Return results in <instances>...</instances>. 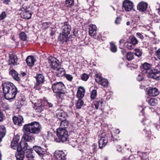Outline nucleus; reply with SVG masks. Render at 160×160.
I'll return each mask as SVG.
<instances>
[{
  "label": "nucleus",
  "mask_w": 160,
  "mask_h": 160,
  "mask_svg": "<svg viewBox=\"0 0 160 160\" xmlns=\"http://www.w3.org/2000/svg\"><path fill=\"white\" fill-rule=\"evenodd\" d=\"M2 89L5 98L12 101L16 97L18 90L16 87L9 82H3L2 85Z\"/></svg>",
  "instance_id": "1"
},
{
  "label": "nucleus",
  "mask_w": 160,
  "mask_h": 160,
  "mask_svg": "<svg viewBox=\"0 0 160 160\" xmlns=\"http://www.w3.org/2000/svg\"><path fill=\"white\" fill-rule=\"evenodd\" d=\"M21 147L25 151L26 157L29 159H33L34 157L32 154L33 149L40 157L42 156L46 152L45 149L39 146H34L33 147V148H30L28 145V143L24 141H21Z\"/></svg>",
  "instance_id": "2"
},
{
  "label": "nucleus",
  "mask_w": 160,
  "mask_h": 160,
  "mask_svg": "<svg viewBox=\"0 0 160 160\" xmlns=\"http://www.w3.org/2000/svg\"><path fill=\"white\" fill-rule=\"evenodd\" d=\"M42 128V126L39 122H33L25 124L23 127L22 131L24 133L37 134L41 132Z\"/></svg>",
  "instance_id": "3"
},
{
  "label": "nucleus",
  "mask_w": 160,
  "mask_h": 160,
  "mask_svg": "<svg viewBox=\"0 0 160 160\" xmlns=\"http://www.w3.org/2000/svg\"><path fill=\"white\" fill-rule=\"evenodd\" d=\"M57 136L58 138L55 139L57 142H64L67 140L68 135L67 131L65 129L59 128L57 130Z\"/></svg>",
  "instance_id": "4"
},
{
  "label": "nucleus",
  "mask_w": 160,
  "mask_h": 160,
  "mask_svg": "<svg viewBox=\"0 0 160 160\" xmlns=\"http://www.w3.org/2000/svg\"><path fill=\"white\" fill-rule=\"evenodd\" d=\"M52 87L53 92L57 93L59 98H61V94L65 93V86L61 82L52 83Z\"/></svg>",
  "instance_id": "5"
},
{
  "label": "nucleus",
  "mask_w": 160,
  "mask_h": 160,
  "mask_svg": "<svg viewBox=\"0 0 160 160\" xmlns=\"http://www.w3.org/2000/svg\"><path fill=\"white\" fill-rule=\"evenodd\" d=\"M48 62L51 68L54 70L57 69L60 65L59 60L55 58L52 57L49 58Z\"/></svg>",
  "instance_id": "6"
},
{
  "label": "nucleus",
  "mask_w": 160,
  "mask_h": 160,
  "mask_svg": "<svg viewBox=\"0 0 160 160\" xmlns=\"http://www.w3.org/2000/svg\"><path fill=\"white\" fill-rule=\"evenodd\" d=\"M22 146L21 142V146H19L17 147V152L15 155L16 160H23L25 158V151L21 147Z\"/></svg>",
  "instance_id": "7"
},
{
  "label": "nucleus",
  "mask_w": 160,
  "mask_h": 160,
  "mask_svg": "<svg viewBox=\"0 0 160 160\" xmlns=\"http://www.w3.org/2000/svg\"><path fill=\"white\" fill-rule=\"evenodd\" d=\"M96 81L105 88L107 87L108 84V82L107 79L102 78L99 74H96Z\"/></svg>",
  "instance_id": "8"
},
{
  "label": "nucleus",
  "mask_w": 160,
  "mask_h": 160,
  "mask_svg": "<svg viewBox=\"0 0 160 160\" xmlns=\"http://www.w3.org/2000/svg\"><path fill=\"white\" fill-rule=\"evenodd\" d=\"M133 7V3L129 0H124L122 2V7L126 12L132 10Z\"/></svg>",
  "instance_id": "9"
},
{
  "label": "nucleus",
  "mask_w": 160,
  "mask_h": 160,
  "mask_svg": "<svg viewBox=\"0 0 160 160\" xmlns=\"http://www.w3.org/2000/svg\"><path fill=\"white\" fill-rule=\"evenodd\" d=\"M54 156L57 160H66V154L61 151H56L54 153Z\"/></svg>",
  "instance_id": "10"
},
{
  "label": "nucleus",
  "mask_w": 160,
  "mask_h": 160,
  "mask_svg": "<svg viewBox=\"0 0 160 160\" xmlns=\"http://www.w3.org/2000/svg\"><path fill=\"white\" fill-rule=\"evenodd\" d=\"M71 29V25L69 24L68 22H64L63 25L61 28L62 32V33L66 34L69 35Z\"/></svg>",
  "instance_id": "11"
},
{
  "label": "nucleus",
  "mask_w": 160,
  "mask_h": 160,
  "mask_svg": "<svg viewBox=\"0 0 160 160\" xmlns=\"http://www.w3.org/2000/svg\"><path fill=\"white\" fill-rule=\"evenodd\" d=\"M141 70L143 74L148 73L150 75L152 72L150 69V65L148 63H144L141 67Z\"/></svg>",
  "instance_id": "12"
},
{
  "label": "nucleus",
  "mask_w": 160,
  "mask_h": 160,
  "mask_svg": "<svg viewBox=\"0 0 160 160\" xmlns=\"http://www.w3.org/2000/svg\"><path fill=\"white\" fill-rule=\"evenodd\" d=\"M147 93L150 96H156L159 94L158 89L156 88L149 87L146 89Z\"/></svg>",
  "instance_id": "13"
},
{
  "label": "nucleus",
  "mask_w": 160,
  "mask_h": 160,
  "mask_svg": "<svg viewBox=\"0 0 160 160\" xmlns=\"http://www.w3.org/2000/svg\"><path fill=\"white\" fill-rule=\"evenodd\" d=\"M69 37V35L61 32L58 37V39L60 43H66L68 40Z\"/></svg>",
  "instance_id": "14"
},
{
  "label": "nucleus",
  "mask_w": 160,
  "mask_h": 160,
  "mask_svg": "<svg viewBox=\"0 0 160 160\" xmlns=\"http://www.w3.org/2000/svg\"><path fill=\"white\" fill-rule=\"evenodd\" d=\"M13 122L15 124L20 126L22 125V123L24 122L23 118L21 116H18V117H14L12 118Z\"/></svg>",
  "instance_id": "15"
},
{
  "label": "nucleus",
  "mask_w": 160,
  "mask_h": 160,
  "mask_svg": "<svg viewBox=\"0 0 160 160\" xmlns=\"http://www.w3.org/2000/svg\"><path fill=\"white\" fill-rule=\"evenodd\" d=\"M108 139L106 137H103V136L100 137V138L99 139L98 142L99 148H102L106 145Z\"/></svg>",
  "instance_id": "16"
},
{
  "label": "nucleus",
  "mask_w": 160,
  "mask_h": 160,
  "mask_svg": "<svg viewBox=\"0 0 160 160\" xmlns=\"http://www.w3.org/2000/svg\"><path fill=\"white\" fill-rule=\"evenodd\" d=\"M24 135L23 136L22 138V141L23 139L24 141L26 142H34L35 139L33 136L29 135H28L30 133H24Z\"/></svg>",
  "instance_id": "17"
},
{
  "label": "nucleus",
  "mask_w": 160,
  "mask_h": 160,
  "mask_svg": "<svg viewBox=\"0 0 160 160\" xmlns=\"http://www.w3.org/2000/svg\"><path fill=\"white\" fill-rule=\"evenodd\" d=\"M148 4L143 2L139 3L137 5V9L139 11L143 12L145 11L148 7Z\"/></svg>",
  "instance_id": "18"
},
{
  "label": "nucleus",
  "mask_w": 160,
  "mask_h": 160,
  "mask_svg": "<svg viewBox=\"0 0 160 160\" xmlns=\"http://www.w3.org/2000/svg\"><path fill=\"white\" fill-rule=\"evenodd\" d=\"M97 31V28L95 25L90 24L89 28V35L91 36H96Z\"/></svg>",
  "instance_id": "19"
},
{
  "label": "nucleus",
  "mask_w": 160,
  "mask_h": 160,
  "mask_svg": "<svg viewBox=\"0 0 160 160\" xmlns=\"http://www.w3.org/2000/svg\"><path fill=\"white\" fill-rule=\"evenodd\" d=\"M35 78L37 81L36 85L37 86L43 83L45 81L44 77L42 74H38Z\"/></svg>",
  "instance_id": "20"
},
{
  "label": "nucleus",
  "mask_w": 160,
  "mask_h": 160,
  "mask_svg": "<svg viewBox=\"0 0 160 160\" xmlns=\"http://www.w3.org/2000/svg\"><path fill=\"white\" fill-rule=\"evenodd\" d=\"M57 118L61 121L65 119L67 116L66 113L62 110H58L57 111L56 113Z\"/></svg>",
  "instance_id": "21"
},
{
  "label": "nucleus",
  "mask_w": 160,
  "mask_h": 160,
  "mask_svg": "<svg viewBox=\"0 0 160 160\" xmlns=\"http://www.w3.org/2000/svg\"><path fill=\"white\" fill-rule=\"evenodd\" d=\"M19 136L17 135L15 137L13 138V141L11 142V146L12 148L13 149H16V148L17 149V147L19 146H21V142H20V144L18 145V140H19Z\"/></svg>",
  "instance_id": "22"
},
{
  "label": "nucleus",
  "mask_w": 160,
  "mask_h": 160,
  "mask_svg": "<svg viewBox=\"0 0 160 160\" xmlns=\"http://www.w3.org/2000/svg\"><path fill=\"white\" fill-rule=\"evenodd\" d=\"M85 93V89L82 87H79L77 92V97L78 98H82L83 97Z\"/></svg>",
  "instance_id": "23"
},
{
  "label": "nucleus",
  "mask_w": 160,
  "mask_h": 160,
  "mask_svg": "<svg viewBox=\"0 0 160 160\" xmlns=\"http://www.w3.org/2000/svg\"><path fill=\"white\" fill-rule=\"evenodd\" d=\"M35 61L34 58L32 56H28L26 59L28 65L30 67H32L34 65Z\"/></svg>",
  "instance_id": "24"
},
{
  "label": "nucleus",
  "mask_w": 160,
  "mask_h": 160,
  "mask_svg": "<svg viewBox=\"0 0 160 160\" xmlns=\"http://www.w3.org/2000/svg\"><path fill=\"white\" fill-rule=\"evenodd\" d=\"M9 64L11 65H14L16 64L17 62V57L13 54H10Z\"/></svg>",
  "instance_id": "25"
},
{
  "label": "nucleus",
  "mask_w": 160,
  "mask_h": 160,
  "mask_svg": "<svg viewBox=\"0 0 160 160\" xmlns=\"http://www.w3.org/2000/svg\"><path fill=\"white\" fill-rule=\"evenodd\" d=\"M55 70L56 71V73L57 76L58 77H62L65 75V72L63 68H58L57 69Z\"/></svg>",
  "instance_id": "26"
},
{
  "label": "nucleus",
  "mask_w": 160,
  "mask_h": 160,
  "mask_svg": "<svg viewBox=\"0 0 160 160\" xmlns=\"http://www.w3.org/2000/svg\"><path fill=\"white\" fill-rule=\"evenodd\" d=\"M6 133V130L4 126H0V142L2 141V138L5 136Z\"/></svg>",
  "instance_id": "27"
},
{
  "label": "nucleus",
  "mask_w": 160,
  "mask_h": 160,
  "mask_svg": "<svg viewBox=\"0 0 160 160\" xmlns=\"http://www.w3.org/2000/svg\"><path fill=\"white\" fill-rule=\"evenodd\" d=\"M21 15V17L22 18L25 19H28L31 18L32 16V14L28 10H25L24 12L22 13Z\"/></svg>",
  "instance_id": "28"
},
{
  "label": "nucleus",
  "mask_w": 160,
  "mask_h": 160,
  "mask_svg": "<svg viewBox=\"0 0 160 160\" xmlns=\"http://www.w3.org/2000/svg\"><path fill=\"white\" fill-rule=\"evenodd\" d=\"M9 73L14 79L17 81L20 80L19 78L18 77V74L15 70H11Z\"/></svg>",
  "instance_id": "29"
},
{
  "label": "nucleus",
  "mask_w": 160,
  "mask_h": 160,
  "mask_svg": "<svg viewBox=\"0 0 160 160\" xmlns=\"http://www.w3.org/2000/svg\"><path fill=\"white\" fill-rule=\"evenodd\" d=\"M150 75L152 78L156 80H158L160 79V72H152Z\"/></svg>",
  "instance_id": "30"
},
{
  "label": "nucleus",
  "mask_w": 160,
  "mask_h": 160,
  "mask_svg": "<svg viewBox=\"0 0 160 160\" xmlns=\"http://www.w3.org/2000/svg\"><path fill=\"white\" fill-rule=\"evenodd\" d=\"M125 46L128 49L131 50L133 49L134 46L130 41H127L125 43Z\"/></svg>",
  "instance_id": "31"
},
{
  "label": "nucleus",
  "mask_w": 160,
  "mask_h": 160,
  "mask_svg": "<svg viewBox=\"0 0 160 160\" xmlns=\"http://www.w3.org/2000/svg\"><path fill=\"white\" fill-rule=\"evenodd\" d=\"M102 100H97L94 102L96 109H98L99 107H102Z\"/></svg>",
  "instance_id": "32"
},
{
  "label": "nucleus",
  "mask_w": 160,
  "mask_h": 160,
  "mask_svg": "<svg viewBox=\"0 0 160 160\" xmlns=\"http://www.w3.org/2000/svg\"><path fill=\"white\" fill-rule=\"evenodd\" d=\"M35 106L36 108H35L36 111L37 112H41L44 108V106L40 104L37 106V104L35 103Z\"/></svg>",
  "instance_id": "33"
},
{
  "label": "nucleus",
  "mask_w": 160,
  "mask_h": 160,
  "mask_svg": "<svg viewBox=\"0 0 160 160\" xmlns=\"http://www.w3.org/2000/svg\"><path fill=\"white\" fill-rule=\"evenodd\" d=\"M69 124V123L68 122V121H67L65 119L61 121L60 126L63 127V128H66Z\"/></svg>",
  "instance_id": "34"
},
{
  "label": "nucleus",
  "mask_w": 160,
  "mask_h": 160,
  "mask_svg": "<svg viewBox=\"0 0 160 160\" xmlns=\"http://www.w3.org/2000/svg\"><path fill=\"white\" fill-rule=\"evenodd\" d=\"M110 44L111 51L113 52H115L117 51L116 46L113 42H110Z\"/></svg>",
  "instance_id": "35"
},
{
  "label": "nucleus",
  "mask_w": 160,
  "mask_h": 160,
  "mask_svg": "<svg viewBox=\"0 0 160 160\" xmlns=\"http://www.w3.org/2000/svg\"><path fill=\"white\" fill-rule=\"evenodd\" d=\"M19 38L22 41H25L27 38V36L26 33L23 32H22L19 34Z\"/></svg>",
  "instance_id": "36"
},
{
  "label": "nucleus",
  "mask_w": 160,
  "mask_h": 160,
  "mask_svg": "<svg viewBox=\"0 0 160 160\" xmlns=\"http://www.w3.org/2000/svg\"><path fill=\"white\" fill-rule=\"evenodd\" d=\"M65 4L67 7H72L74 4V0H66Z\"/></svg>",
  "instance_id": "37"
},
{
  "label": "nucleus",
  "mask_w": 160,
  "mask_h": 160,
  "mask_svg": "<svg viewBox=\"0 0 160 160\" xmlns=\"http://www.w3.org/2000/svg\"><path fill=\"white\" fill-rule=\"evenodd\" d=\"M157 102V100L155 98H151L148 101L149 104L152 106H155Z\"/></svg>",
  "instance_id": "38"
},
{
  "label": "nucleus",
  "mask_w": 160,
  "mask_h": 160,
  "mask_svg": "<svg viewBox=\"0 0 160 160\" xmlns=\"http://www.w3.org/2000/svg\"><path fill=\"white\" fill-rule=\"evenodd\" d=\"M83 104V101L81 99H79L78 101V102L76 103V107L78 109H80L81 108V107L82 106Z\"/></svg>",
  "instance_id": "39"
},
{
  "label": "nucleus",
  "mask_w": 160,
  "mask_h": 160,
  "mask_svg": "<svg viewBox=\"0 0 160 160\" xmlns=\"http://www.w3.org/2000/svg\"><path fill=\"white\" fill-rule=\"evenodd\" d=\"M135 54L136 56L139 57L141 56L142 54V50L139 49L137 48L135 49Z\"/></svg>",
  "instance_id": "40"
},
{
  "label": "nucleus",
  "mask_w": 160,
  "mask_h": 160,
  "mask_svg": "<svg viewBox=\"0 0 160 160\" xmlns=\"http://www.w3.org/2000/svg\"><path fill=\"white\" fill-rule=\"evenodd\" d=\"M127 58L128 60L130 61L133 58V54L131 52H128L127 53Z\"/></svg>",
  "instance_id": "41"
},
{
  "label": "nucleus",
  "mask_w": 160,
  "mask_h": 160,
  "mask_svg": "<svg viewBox=\"0 0 160 160\" xmlns=\"http://www.w3.org/2000/svg\"><path fill=\"white\" fill-rule=\"evenodd\" d=\"M130 42L134 46L135 45L137 44L138 42V40L135 37H132L130 39Z\"/></svg>",
  "instance_id": "42"
},
{
  "label": "nucleus",
  "mask_w": 160,
  "mask_h": 160,
  "mask_svg": "<svg viewBox=\"0 0 160 160\" xmlns=\"http://www.w3.org/2000/svg\"><path fill=\"white\" fill-rule=\"evenodd\" d=\"M97 95V91L95 90H93L91 93V99H95Z\"/></svg>",
  "instance_id": "43"
},
{
  "label": "nucleus",
  "mask_w": 160,
  "mask_h": 160,
  "mask_svg": "<svg viewBox=\"0 0 160 160\" xmlns=\"http://www.w3.org/2000/svg\"><path fill=\"white\" fill-rule=\"evenodd\" d=\"M88 75L86 73H84L81 75V79L83 81H86L88 79Z\"/></svg>",
  "instance_id": "44"
},
{
  "label": "nucleus",
  "mask_w": 160,
  "mask_h": 160,
  "mask_svg": "<svg viewBox=\"0 0 160 160\" xmlns=\"http://www.w3.org/2000/svg\"><path fill=\"white\" fill-rule=\"evenodd\" d=\"M2 107L5 110H8L10 109L9 105L6 103H3L2 104Z\"/></svg>",
  "instance_id": "45"
},
{
  "label": "nucleus",
  "mask_w": 160,
  "mask_h": 160,
  "mask_svg": "<svg viewBox=\"0 0 160 160\" xmlns=\"http://www.w3.org/2000/svg\"><path fill=\"white\" fill-rule=\"evenodd\" d=\"M122 20V18L121 17H118L116 19V20L115 21V23L117 25L119 24H120Z\"/></svg>",
  "instance_id": "46"
},
{
  "label": "nucleus",
  "mask_w": 160,
  "mask_h": 160,
  "mask_svg": "<svg viewBox=\"0 0 160 160\" xmlns=\"http://www.w3.org/2000/svg\"><path fill=\"white\" fill-rule=\"evenodd\" d=\"M65 77L69 81H72V79H73V77L72 76V75L70 74H66L65 75Z\"/></svg>",
  "instance_id": "47"
},
{
  "label": "nucleus",
  "mask_w": 160,
  "mask_h": 160,
  "mask_svg": "<svg viewBox=\"0 0 160 160\" xmlns=\"http://www.w3.org/2000/svg\"><path fill=\"white\" fill-rule=\"evenodd\" d=\"M6 16V14L5 12H3L0 15V20H2L5 18Z\"/></svg>",
  "instance_id": "48"
},
{
  "label": "nucleus",
  "mask_w": 160,
  "mask_h": 160,
  "mask_svg": "<svg viewBox=\"0 0 160 160\" xmlns=\"http://www.w3.org/2000/svg\"><path fill=\"white\" fill-rule=\"evenodd\" d=\"M49 23L48 22L43 23L42 24L43 28L44 29H46L48 28L49 27Z\"/></svg>",
  "instance_id": "49"
},
{
  "label": "nucleus",
  "mask_w": 160,
  "mask_h": 160,
  "mask_svg": "<svg viewBox=\"0 0 160 160\" xmlns=\"http://www.w3.org/2000/svg\"><path fill=\"white\" fill-rule=\"evenodd\" d=\"M142 122L144 125H147V126H148L150 124V121L148 120H145L144 121L143 120L142 121Z\"/></svg>",
  "instance_id": "50"
},
{
  "label": "nucleus",
  "mask_w": 160,
  "mask_h": 160,
  "mask_svg": "<svg viewBox=\"0 0 160 160\" xmlns=\"http://www.w3.org/2000/svg\"><path fill=\"white\" fill-rule=\"evenodd\" d=\"M136 35L138 37L142 40L144 38V36L142 35V34L139 32H138L136 33Z\"/></svg>",
  "instance_id": "51"
},
{
  "label": "nucleus",
  "mask_w": 160,
  "mask_h": 160,
  "mask_svg": "<svg viewBox=\"0 0 160 160\" xmlns=\"http://www.w3.org/2000/svg\"><path fill=\"white\" fill-rule=\"evenodd\" d=\"M143 79V77L141 75L139 74L137 77V80L139 81H141Z\"/></svg>",
  "instance_id": "52"
},
{
  "label": "nucleus",
  "mask_w": 160,
  "mask_h": 160,
  "mask_svg": "<svg viewBox=\"0 0 160 160\" xmlns=\"http://www.w3.org/2000/svg\"><path fill=\"white\" fill-rule=\"evenodd\" d=\"M156 55L158 58L160 59V49H158L156 52Z\"/></svg>",
  "instance_id": "53"
},
{
  "label": "nucleus",
  "mask_w": 160,
  "mask_h": 160,
  "mask_svg": "<svg viewBox=\"0 0 160 160\" xmlns=\"http://www.w3.org/2000/svg\"><path fill=\"white\" fill-rule=\"evenodd\" d=\"M143 131L144 132L146 133V136L151 134L150 131L149 130H147L146 129V128L143 129Z\"/></svg>",
  "instance_id": "54"
},
{
  "label": "nucleus",
  "mask_w": 160,
  "mask_h": 160,
  "mask_svg": "<svg viewBox=\"0 0 160 160\" xmlns=\"http://www.w3.org/2000/svg\"><path fill=\"white\" fill-rule=\"evenodd\" d=\"M2 2L4 4H8L10 2V0H1Z\"/></svg>",
  "instance_id": "55"
},
{
  "label": "nucleus",
  "mask_w": 160,
  "mask_h": 160,
  "mask_svg": "<svg viewBox=\"0 0 160 160\" xmlns=\"http://www.w3.org/2000/svg\"><path fill=\"white\" fill-rule=\"evenodd\" d=\"M3 116L2 113L0 111V122L2 121H3Z\"/></svg>",
  "instance_id": "56"
},
{
  "label": "nucleus",
  "mask_w": 160,
  "mask_h": 160,
  "mask_svg": "<svg viewBox=\"0 0 160 160\" xmlns=\"http://www.w3.org/2000/svg\"><path fill=\"white\" fill-rule=\"evenodd\" d=\"M46 105L50 108H51L53 106L52 104L51 103L48 102H47Z\"/></svg>",
  "instance_id": "57"
},
{
  "label": "nucleus",
  "mask_w": 160,
  "mask_h": 160,
  "mask_svg": "<svg viewBox=\"0 0 160 160\" xmlns=\"http://www.w3.org/2000/svg\"><path fill=\"white\" fill-rule=\"evenodd\" d=\"M56 79L55 77L54 76L52 77V78L50 79V81L52 83V82L54 81Z\"/></svg>",
  "instance_id": "58"
},
{
  "label": "nucleus",
  "mask_w": 160,
  "mask_h": 160,
  "mask_svg": "<svg viewBox=\"0 0 160 160\" xmlns=\"http://www.w3.org/2000/svg\"><path fill=\"white\" fill-rule=\"evenodd\" d=\"M115 132L117 134H119L120 132L119 130L118 129H115Z\"/></svg>",
  "instance_id": "59"
},
{
  "label": "nucleus",
  "mask_w": 160,
  "mask_h": 160,
  "mask_svg": "<svg viewBox=\"0 0 160 160\" xmlns=\"http://www.w3.org/2000/svg\"><path fill=\"white\" fill-rule=\"evenodd\" d=\"M21 75L22 77H23L26 75V74L24 72H22L21 73Z\"/></svg>",
  "instance_id": "60"
},
{
  "label": "nucleus",
  "mask_w": 160,
  "mask_h": 160,
  "mask_svg": "<svg viewBox=\"0 0 160 160\" xmlns=\"http://www.w3.org/2000/svg\"><path fill=\"white\" fill-rule=\"evenodd\" d=\"M112 140L113 141L115 142V141H117L118 140L116 139H115L114 138L112 137Z\"/></svg>",
  "instance_id": "61"
},
{
  "label": "nucleus",
  "mask_w": 160,
  "mask_h": 160,
  "mask_svg": "<svg viewBox=\"0 0 160 160\" xmlns=\"http://www.w3.org/2000/svg\"><path fill=\"white\" fill-rule=\"evenodd\" d=\"M123 42H124V40L123 39H121V40H120L119 42L120 44H121L122 43H123Z\"/></svg>",
  "instance_id": "62"
},
{
  "label": "nucleus",
  "mask_w": 160,
  "mask_h": 160,
  "mask_svg": "<svg viewBox=\"0 0 160 160\" xmlns=\"http://www.w3.org/2000/svg\"><path fill=\"white\" fill-rule=\"evenodd\" d=\"M92 148H93V150L95 151V147H96V146L94 144L93 146H92Z\"/></svg>",
  "instance_id": "63"
},
{
  "label": "nucleus",
  "mask_w": 160,
  "mask_h": 160,
  "mask_svg": "<svg viewBox=\"0 0 160 160\" xmlns=\"http://www.w3.org/2000/svg\"><path fill=\"white\" fill-rule=\"evenodd\" d=\"M126 24L127 26H129L130 24V22L129 21H128L126 23Z\"/></svg>",
  "instance_id": "64"
}]
</instances>
